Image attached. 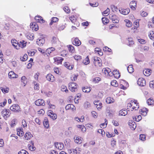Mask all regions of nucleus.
<instances>
[{
	"mask_svg": "<svg viewBox=\"0 0 154 154\" xmlns=\"http://www.w3.org/2000/svg\"><path fill=\"white\" fill-rule=\"evenodd\" d=\"M11 43L17 49H19L20 48H23L26 46V42L24 40H22L18 43L15 39H12Z\"/></svg>",
	"mask_w": 154,
	"mask_h": 154,
	"instance_id": "1",
	"label": "nucleus"
},
{
	"mask_svg": "<svg viewBox=\"0 0 154 154\" xmlns=\"http://www.w3.org/2000/svg\"><path fill=\"white\" fill-rule=\"evenodd\" d=\"M77 84L73 82H70L69 83V90L72 92H75L77 88Z\"/></svg>",
	"mask_w": 154,
	"mask_h": 154,
	"instance_id": "2",
	"label": "nucleus"
},
{
	"mask_svg": "<svg viewBox=\"0 0 154 154\" xmlns=\"http://www.w3.org/2000/svg\"><path fill=\"white\" fill-rule=\"evenodd\" d=\"M20 106L18 105L15 104L13 105L10 108V109L13 112H18L20 111Z\"/></svg>",
	"mask_w": 154,
	"mask_h": 154,
	"instance_id": "3",
	"label": "nucleus"
},
{
	"mask_svg": "<svg viewBox=\"0 0 154 154\" xmlns=\"http://www.w3.org/2000/svg\"><path fill=\"white\" fill-rule=\"evenodd\" d=\"M2 114L4 118H6L10 116L11 113L9 109H5L2 112Z\"/></svg>",
	"mask_w": 154,
	"mask_h": 154,
	"instance_id": "4",
	"label": "nucleus"
},
{
	"mask_svg": "<svg viewBox=\"0 0 154 154\" xmlns=\"http://www.w3.org/2000/svg\"><path fill=\"white\" fill-rule=\"evenodd\" d=\"M137 84L140 86H143L146 85V81L143 78H140L138 80Z\"/></svg>",
	"mask_w": 154,
	"mask_h": 154,
	"instance_id": "5",
	"label": "nucleus"
},
{
	"mask_svg": "<svg viewBox=\"0 0 154 154\" xmlns=\"http://www.w3.org/2000/svg\"><path fill=\"white\" fill-rule=\"evenodd\" d=\"M54 62L57 64H61L63 60V58L60 57H56L54 58Z\"/></svg>",
	"mask_w": 154,
	"mask_h": 154,
	"instance_id": "6",
	"label": "nucleus"
},
{
	"mask_svg": "<svg viewBox=\"0 0 154 154\" xmlns=\"http://www.w3.org/2000/svg\"><path fill=\"white\" fill-rule=\"evenodd\" d=\"M45 42V39L43 38H40L37 39L36 43L40 46H42Z\"/></svg>",
	"mask_w": 154,
	"mask_h": 154,
	"instance_id": "7",
	"label": "nucleus"
},
{
	"mask_svg": "<svg viewBox=\"0 0 154 154\" xmlns=\"http://www.w3.org/2000/svg\"><path fill=\"white\" fill-rule=\"evenodd\" d=\"M48 116L54 120H55L57 118V115L55 113H54L53 111H50L48 112Z\"/></svg>",
	"mask_w": 154,
	"mask_h": 154,
	"instance_id": "8",
	"label": "nucleus"
},
{
	"mask_svg": "<svg viewBox=\"0 0 154 154\" xmlns=\"http://www.w3.org/2000/svg\"><path fill=\"white\" fill-rule=\"evenodd\" d=\"M35 104L38 106H44L45 105V102L42 99H39L37 100L35 102Z\"/></svg>",
	"mask_w": 154,
	"mask_h": 154,
	"instance_id": "9",
	"label": "nucleus"
},
{
	"mask_svg": "<svg viewBox=\"0 0 154 154\" xmlns=\"http://www.w3.org/2000/svg\"><path fill=\"white\" fill-rule=\"evenodd\" d=\"M8 76L10 79L17 78L18 77L17 75L15 74L13 71H11L8 73Z\"/></svg>",
	"mask_w": 154,
	"mask_h": 154,
	"instance_id": "10",
	"label": "nucleus"
},
{
	"mask_svg": "<svg viewBox=\"0 0 154 154\" xmlns=\"http://www.w3.org/2000/svg\"><path fill=\"white\" fill-rule=\"evenodd\" d=\"M46 78L47 80L53 82L54 80V76L51 74H48L46 76Z\"/></svg>",
	"mask_w": 154,
	"mask_h": 154,
	"instance_id": "11",
	"label": "nucleus"
},
{
	"mask_svg": "<svg viewBox=\"0 0 154 154\" xmlns=\"http://www.w3.org/2000/svg\"><path fill=\"white\" fill-rule=\"evenodd\" d=\"M35 19L36 21L38 23H42L45 22V20H43V18L39 16H37L35 17Z\"/></svg>",
	"mask_w": 154,
	"mask_h": 154,
	"instance_id": "12",
	"label": "nucleus"
},
{
	"mask_svg": "<svg viewBox=\"0 0 154 154\" xmlns=\"http://www.w3.org/2000/svg\"><path fill=\"white\" fill-rule=\"evenodd\" d=\"M119 11L120 12L124 15H127L130 12V10L129 8H127L125 9H123Z\"/></svg>",
	"mask_w": 154,
	"mask_h": 154,
	"instance_id": "13",
	"label": "nucleus"
},
{
	"mask_svg": "<svg viewBox=\"0 0 154 154\" xmlns=\"http://www.w3.org/2000/svg\"><path fill=\"white\" fill-rule=\"evenodd\" d=\"M104 71L105 75H110L112 73V72L111 71L110 69L107 68V69L104 68L103 69V71Z\"/></svg>",
	"mask_w": 154,
	"mask_h": 154,
	"instance_id": "14",
	"label": "nucleus"
},
{
	"mask_svg": "<svg viewBox=\"0 0 154 154\" xmlns=\"http://www.w3.org/2000/svg\"><path fill=\"white\" fill-rule=\"evenodd\" d=\"M112 73L114 75L115 77L117 79L119 78L120 76V74L119 71L117 70H114L112 72Z\"/></svg>",
	"mask_w": 154,
	"mask_h": 154,
	"instance_id": "15",
	"label": "nucleus"
},
{
	"mask_svg": "<svg viewBox=\"0 0 154 154\" xmlns=\"http://www.w3.org/2000/svg\"><path fill=\"white\" fill-rule=\"evenodd\" d=\"M130 6L132 9L133 10H135L136 6V3L135 1H131L130 4Z\"/></svg>",
	"mask_w": 154,
	"mask_h": 154,
	"instance_id": "16",
	"label": "nucleus"
},
{
	"mask_svg": "<svg viewBox=\"0 0 154 154\" xmlns=\"http://www.w3.org/2000/svg\"><path fill=\"white\" fill-rule=\"evenodd\" d=\"M65 109L66 110L71 109L72 110L74 111L75 110V108L73 105L72 104H68L66 106Z\"/></svg>",
	"mask_w": 154,
	"mask_h": 154,
	"instance_id": "17",
	"label": "nucleus"
},
{
	"mask_svg": "<svg viewBox=\"0 0 154 154\" xmlns=\"http://www.w3.org/2000/svg\"><path fill=\"white\" fill-rule=\"evenodd\" d=\"M81 43L80 41L77 38H75L73 41V44L75 46H79L81 44Z\"/></svg>",
	"mask_w": 154,
	"mask_h": 154,
	"instance_id": "18",
	"label": "nucleus"
},
{
	"mask_svg": "<svg viewBox=\"0 0 154 154\" xmlns=\"http://www.w3.org/2000/svg\"><path fill=\"white\" fill-rule=\"evenodd\" d=\"M151 72L152 70L149 69H145L143 71V74L146 76L149 75Z\"/></svg>",
	"mask_w": 154,
	"mask_h": 154,
	"instance_id": "19",
	"label": "nucleus"
},
{
	"mask_svg": "<svg viewBox=\"0 0 154 154\" xmlns=\"http://www.w3.org/2000/svg\"><path fill=\"white\" fill-rule=\"evenodd\" d=\"M43 123L44 127L47 128L49 127V125L48 124V121L47 118H45L44 121H43Z\"/></svg>",
	"mask_w": 154,
	"mask_h": 154,
	"instance_id": "20",
	"label": "nucleus"
},
{
	"mask_svg": "<svg viewBox=\"0 0 154 154\" xmlns=\"http://www.w3.org/2000/svg\"><path fill=\"white\" fill-rule=\"evenodd\" d=\"M55 146L57 148L61 150H62L64 147V145L62 143H55Z\"/></svg>",
	"mask_w": 154,
	"mask_h": 154,
	"instance_id": "21",
	"label": "nucleus"
},
{
	"mask_svg": "<svg viewBox=\"0 0 154 154\" xmlns=\"http://www.w3.org/2000/svg\"><path fill=\"white\" fill-rule=\"evenodd\" d=\"M134 105L136 104V106H137V101L134 100L133 102L131 101V103H128L127 105V109H128V107H131L132 106H133L134 105Z\"/></svg>",
	"mask_w": 154,
	"mask_h": 154,
	"instance_id": "22",
	"label": "nucleus"
},
{
	"mask_svg": "<svg viewBox=\"0 0 154 154\" xmlns=\"http://www.w3.org/2000/svg\"><path fill=\"white\" fill-rule=\"evenodd\" d=\"M119 115L121 116H125L128 113L126 110L122 109L119 112Z\"/></svg>",
	"mask_w": 154,
	"mask_h": 154,
	"instance_id": "23",
	"label": "nucleus"
},
{
	"mask_svg": "<svg viewBox=\"0 0 154 154\" xmlns=\"http://www.w3.org/2000/svg\"><path fill=\"white\" fill-rule=\"evenodd\" d=\"M64 66L69 69H71L73 68V66L71 65L70 63L68 62H65L64 63Z\"/></svg>",
	"mask_w": 154,
	"mask_h": 154,
	"instance_id": "24",
	"label": "nucleus"
},
{
	"mask_svg": "<svg viewBox=\"0 0 154 154\" xmlns=\"http://www.w3.org/2000/svg\"><path fill=\"white\" fill-rule=\"evenodd\" d=\"M58 41V39L55 37H53L52 38L51 42L53 45L56 44Z\"/></svg>",
	"mask_w": 154,
	"mask_h": 154,
	"instance_id": "25",
	"label": "nucleus"
},
{
	"mask_svg": "<svg viewBox=\"0 0 154 154\" xmlns=\"http://www.w3.org/2000/svg\"><path fill=\"white\" fill-rule=\"evenodd\" d=\"M114 102V100L113 98L110 97H108L106 99V102L107 103H113Z\"/></svg>",
	"mask_w": 154,
	"mask_h": 154,
	"instance_id": "26",
	"label": "nucleus"
},
{
	"mask_svg": "<svg viewBox=\"0 0 154 154\" xmlns=\"http://www.w3.org/2000/svg\"><path fill=\"white\" fill-rule=\"evenodd\" d=\"M128 45L129 46H132L134 43L133 39L132 38H128Z\"/></svg>",
	"mask_w": 154,
	"mask_h": 154,
	"instance_id": "27",
	"label": "nucleus"
},
{
	"mask_svg": "<svg viewBox=\"0 0 154 154\" xmlns=\"http://www.w3.org/2000/svg\"><path fill=\"white\" fill-rule=\"evenodd\" d=\"M26 37L28 39L32 40L34 38V34L32 33H29L27 35Z\"/></svg>",
	"mask_w": 154,
	"mask_h": 154,
	"instance_id": "28",
	"label": "nucleus"
},
{
	"mask_svg": "<svg viewBox=\"0 0 154 154\" xmlns=\"http://www.w3.org/2000/svg\"><path fill=\"white\" fill-rule=\"evenodd\" d=\"M127 70L129 73H132L134 71V69L132 65H129L127 67Z\"/></svg>",
	"mask_w": 154,
	"mask_h": 154,
	"instance_id": "29",
	"label": "nucleus"
},
{
	"mask_svg": "<svg viewBox=\"0 0 154 154\" xmlns=\"http://www.w3.org/2000/svg\"><path fill=\"white\" fill-rule=\"evenodd\" d=\"M32 135L29 132H27L24 135V137L26 140L29 139Z\"/></svg>",
	"mask_w": 154,
	"mask_h": 154,
	"instance_id": "30",
	"label": "nucleus"
},
{
	"mask_svg": "<svg viewBox=\"0 0 154 154\" xmlns=\"http://www.w3.org/2000/svg\"><path fill=\"white\" fill-rule=\"evenodd\" d=\"M146 102L149 105H151L153 104L154 100L152 97H150L147 100Z\"/></svg>",
	"mask_w": 154,
	"mask_h": 154,
	"instance_id": "31",
	"label": "nucleus"
},
{
	"mask_svg": "<svg viewBox=\"0 0 154 154\" xmlns=\"http://www.w3.org/2000/svg\"><path fill=\"white\" fill-rule=\"evenodd\" d=\"M22 128H20L17 130V134L19 136H22L24 135V132L22 131Z\"/></svg>",
	"mask_w": 154,
	"mask_h": 154,
	"instance_id": "32",
	"label": "nucleus"
},
{
	"mask_svg": "<svg viewBox=\"0 0 154 154\" xmlns=\"http://www.w3.org/2000/svg\"><path fill=\"white\" fill-rule=\"evenodd\" d=\"M75 142L78 144H80L82 142V140L81 139V138H79V137H74Z\"/></svg>",
	"mask_w": 154,
	"mask_h": 154,
	"instance_id": "33",
	"label": "nucleus"
},
{
	"mask_svg": "<svg viewBox=\"0 0 154 154\" xmlns=\"http://www.w3.org/2000/svg\"><path fill=\"white\" fill-rule=\"evenodd\" d=\"M69 19L73 23H74V24H75L76 22H77L76 21V17L74 16H72L70 17Z\"/></svg>",
	"mask_w": 154,
	"mask_h": 154,
	"instance_id": "34",
	"label": "nucleus"
},
{
	"mask_svg": "<svg viewBox=\"0 0 154 154\" xmlns=\"http://www.w3.org/2000/svg\"><path fill=\"white\" fill-rule=\"evenodd\" d=\"M102 103H99L98 101H97V109L98 110H100L102 109Z\"/></svg>",
	"mask_w": 154,
	"mask_h": 154,
	"instance_id": "35",
	"label": "nucleus"
},
{
	"mask_svg": "<svg viewBox=\"0 0 154 154\" xmlns=\"http://www.w3.org/2000/svg\"><path fill=\"white\" fill-rule=\"evenodd\" d=\"M82 90L83 92L87 93L89 92L91 90L90 88L88 87H84L82 88Z\"/></svg>",
	"mask_w": 154,
	"mask_h": 154,
	"instance_id": "36",
	"label": "nucleus"
},
{
	"mask_svg": "<svg viewBox=\"0 0 154 154\" xmlns=\"http://www.w3.org/2000/svg\"><path fill=\"white\" fill-rule=\"evenodd\" d=\"M149 36L150 39L154 41V31H150Z\"/></svg>",
	"mask_w": 154,
	"mask_h": 154,
	"instance_id": "37",
	"label": "nucleus"
},
{
	"mask_svg": "<svg viewBox=\"0 0 154 154\" xmlns=\"http://www.w3.org/2000/svg\"><path fill=\"white\" fill-rule=\"evenodd\" d=\"M21 82L23 84V85L25 86L27 83L26 79L25 76H23L21 77Z\"/></svg>",
	"mask_w": 154,
	"mask_h": 154,
	"instance_id": "38",
	"label": "nucleus"
},
{
	"mask_svg": "<svg viewBox=\"0 0 154 154\" xmlns=\"http://www.w3.org/2000/svg\"><path fill=\"white\" fill-rule=\"evenodd\" d=\"M91 106V104L90 102L86 101L84 104V108L87 109Z\"/></svg>",
	"mask_w": 154,
	"mask_h": 154,
	"instance_id": "39",
	"label": "nucleus"
},
{
	"mask_svg": "<svg viewBox=\"0 0 154 154\" xmlns=\"http://www.w3.org/2000/svg\"><path fill=\"white\" fill-rule=\"evenodd\" d=\"M129 125L131 126V128H132V129L134 130L136 127V125L134 122H132V123L129 122Z\"/></svg>",
	"mask_w": 154,
	"mask_h": 154,
	"instance_id": "40",
	"label": "nucleus"
},
{
	"mask_svg": "<svg viewBox=\"0 0 154 154\" xmlns=\"http://www.w3.org/2000/svg\"><path fill=\"white\" fill-rule=\"evenodd\" d=\"M1 89L4 93H7L8 92L9 88H8L2 87L1 88Z\"/></svg>",
	"mask_w": 154,
	"mask_h": 154,
	"instance_id": "41",
	"label": "nucleus"
},
{
	"mask_svg": "<svg viewBox=\"0 0 154 154\" xmlns=\"http://www.w3.org/2000/svg\"><path fill=\"white\" fill-rule=\"evenodd\" d=\"M90 63V60L88 56H87L83 61V63L85 65H87Z\"/></svg>",
	"mask_w": 154,
	"mask_h": 154,
	"instance_id": "42",
	"label": "nucleus"
},
{
	"mask_svg": "<svg viewBox=\"0 0 154 154\" xmlns=\"http://www.w3.org/2000/svg\"><path fill=\"white\" fill-rule=\"evenodd\" d=\"M125 21L126 23V26L128 27H131V26L132 24L129 20H125Z\"/></svg>",
	"mask_w": 154,
	"mask_h": 154,
	"instance_id": "43",
	"label": "nucleus"
},
{
	"mask_svg": "<svg viewBox=\"0 0 154 154\" xmlns=\"http://www.w3.org/2000/svg\"><path fill=\"white\" fill-rule=\"evenodd\" d=\"M58 21V19L56 17H54L52 18L51 21L50 23V25H51L53 23L57 22Z\"/></svg>",
	"mask_w": 154,
	"mask_h": 154,
	"instance_id": "44",
	"label": "nucleus"
},
{
	"mask_svg": "<svg viewBox=\"0 0 154 154\" xmlns=\"http://www.w3.org/2000/svg\"><path fill=\"white\" fill-rule=\"evenodd\" d=\"M36 52V50H30L28 51V53L29 55L30 56H33Z\"/></svg>",
	"mask_w": 154,
	"mask_h": 154,
	"instance_id": "45",
	"label": "nucleus"
},
{
	"mask_svg": "<svg viewBox=\"0 0 154 154\" xmlns=\"http://www.w3.org/2000/svg\"><path fill=\"white\" fill-rule=\"evenodd\" d=\"M105 123H102L100 125V127L101 128H105L106 127L107 124V120L106 119H105Z\"/></svg>",
	"mask_w": 154,
	"mask_h": 154,
	"instance_id": "46",
	"label": "nucleus"
},
{
	"mask_svg": "<svg viewBox=\"0 0 154 154\" xmlns=\"http://www.w3.org/2000/svg\"><path fill=\"white\" fill-rule=\"evenodd\" d=\"M28 147L29 149L31 151H34L36 149L34 145H32L30 144H28Z\"/></svg>",
	"mask_w": 154,
	"mask_h": 154,
	"instance_id": "47",
	"label": "nucleus"
},
{
	"mask_svg": "<svg viewBox=\"0 0 154 154\" xmlns=\"http://www.w3.org/2000/svg\"><path fill=\"white\" fill-rule=\"evenodd\" d=\"M28 56L26 54H25L23 57H21L20 59L21 61H24L26 60L27 59Z\"/></svg>",
	"mask_w": 154,
	"mask_h": 154,
	"instance_id": "48",
	"label": "nucleus"
},
{
	"mask_svg": "<svg viewBox=\"0 0 154 154\" xmlns=\"http://www.w3.org/2000/svg\"><path fill=\"white\" fill-rule=\"evenodd\" d=\"M102 20L103 23L105 24L109 22V20L106 17H103Z\"/></svg>",
	"mask_w": 154,
	"mask_h": 154,
	"instance_id": "49",
	"label": "nucleus"
},
{
	"mask_svg": "<svg viewBox=\"0 0 154 154\" xmlns=\"http://www.w3.org/2000/svg\"><path fill=\"white\" fill-rule=\"evenodd\" d=\"M36 23L34 22L33 23H30V26H32V28H33V26H34L35 27V29L34 30H35V31H36L38 30V27L37 26L36 27Z\"/></svg>",
	"mask_w": 154,
	"mask_h": 154,
	"instance_id": "50",
	"label": "nucleus"
},
{
	"mask_svg": "<svg viewBox=\"0 0 154 154\" xmlns=\"http://www.w3.org/2000/svg\"><path fill=\"white\" fill-rule=\"evenodd\" d=\"M110 10L109 8H107L105 11H104L102 14L104 16H107L108 14V13L109 12Z\"/></svg>",
	"mask_w": 154,
	"mask_h": 154,
	"instance_id": "51",
	"label": "nucleus"
},
{
	"mask_svg": "<svg viewBox=\"0 0 154 154\" xmlns=\"http://www.w3.org/2000/svg\"><path fill=\"white\" fill-rule=\"evenodd\" d=\"M111 84L112 86H113L117 87L118 86L117 82L115 80L112 81L111 82Z\"/></svg>",
	"mask_w": 154,
	"mask_h": 154,
	"instance_id": "52",
	"label": "nucleus"
},
{
	"mask_svg": "<svg viewBox=\"0 0 154 154\" xmlns=\"http://www.w3.org/2000/svg\"><path fill=\"white\" fill-rule=\"evenodd\" d=\"M18 154H29V153L26 150L22 149L18 152Z\"/></svg>",
	"mask_w": 154,
	"mask_h": 154,
	"instance_id": "53",
	"label": "nucleus"
},
{
	"mask_svg": "<svg viewBox=\"0 0 154 154\" xmlns=\"http://www.w3.org/2000/svg\"><path fill=\"white\" fill-rule=\"evenodd\" d=\"M63 9L64 11L67 13L69 14L70 13V10L68 7L66 6L64 7L63 8Z\"/></svg>",
	"mask_w": 154,
	"mask_h": 154,
	"instance_id": "54",
	"label": "nucleus"
},
{
	"mask_svg": "<svg viewBox=\"0 0 154 154\" xmlns=\"http://www.w3.org/2000/svg\"><path fill=\"white\" fill-rule=\"evenodd\" d=\"M74 59L77 61L80 60L82 59L81 56L79 55H75L74 57Z\"/></svg>",
	"mask_w": 154,
	"mask_h": 154,
	"instance_id": "55",
	"label": "nucleus"
},
{
	"mask_svg": "<svg viewBox=\"0 0 154 154\" xmlns=\"http://www.w3.org/2000/svg\"><path fill=\"white\" fill-rule=\"evenodd\" d=\"M97 132L99 134H100L102 136L105 134L104 131L102 129H99Z\"/></svg>",
	"mask_w": 154,
	"mask_h": 154,
	"instance_id": "56",
	"label": "nucleus"
},
{
	"mask_svg": "<svg viewBox=\"0 0 154 154\" xmlns=\"http://www.w3.org/2000/svg\"><path fill=\"white\" fill-rule=\"evenodd\" d=\"M68 50L71 52H74V47L72 46L69 45L68 46Z\"/></svg>",
	"mask_w": 154,
	"mask_h": 154,
	"instance_id": "57",
	"label": "nucleus"
},
{
	"mask_svg": "<svg viewBox=\"0 0 154 154\" xmlns=\"http://www.w3.org/2000/svg\"><path fill=\"white\" fill-rule=\"evenodd\" d=\"M137 106H136V104L134 105H134L133 106H133L132 108V109L131 110V111H132L134 109L135 110H137L139 108V106L138 105V103H137Z\"/></svg>",
	"mask_w": 154,
	"mask_h": 154,
	"instance_id": "58",
	"label": "nucleus"
},
{
	"mask_svg": "<svg viewBox=\"0 0 154 154\" xmlns=\"http://www.w3.org/2000/svg\"><path fill=\"white\" fill-rule=\"evenodd\" d=\"M103 50L105 51L110 52H111V50L110 48H108L106 46L103 48Z\"/></svg>",
	"mask_w": 154,
	"mask_h": 154,
	"instance_id": "59",
	"label": "nucleus"
},
{
	"mask_svg": "<svg viewBox=\"0 0 154 154\" xmlns=\"http://www.w3.org/2000/svg\"><path fill=\"white\" fill-rule=\"evenodd\" d=\"M149 86L150 88L154 89V80L150 82Z\"/></svg>",
	"mask_w": 154,
	"mask_h": 154,
	"instance_id": "60",
	"label": "nucleus"
},
{
	"mask_svg": "<svg viewBox=\"0 0 154 154\" xmlns=\"http://www.w3.org/2000/svg\"><path fill=\"white\" fill-rule=\"evenodd\" d=\"M101 61V59L100 58H97V62L98 63L99 66H100L102 65V63L100 62Z\"/></svg>",
	"mask_w": 154,
	"mask_h": 154,
	"instance_id": "61",
	"label": "nucleus"
},
{
	"mask_svg": "<svg viewBox=\"0 0 154 154\" xmlns=\"http://www.w3.org/2000/svg\"><path fill=\"white\" fill-rule=\"evenodd\" d=\"M61 90L62 91H65L66 92H67L68 91V90L67 88L65 86H62Z\"/></svg>",
	"mask_w": 154,
	"mask_h": 154,
	"instance_id": "62",
	"label": "nucleus"
},
{
	"mask_svg": "<svg viewBox=\"0 0 154 154\" xmlns=\"http://www.w3.org/2000/svg\"><path fill=\"white\" fill-rule=\"evenodd\" d=\"M138 41L141 44H144L145 43V41L142 39H138Z\"/></svg>",
	"mask_w": 154,
	"mask_h": 154,
	"instance_id": "63",
	"label": "nucleus"
},
{
	"mask_svg": "<svg viewBox=\"0 0 154 154\" xmlns=\"http://www.w3.org/2000/svg\"><path fill=\"white\" fill-rule=\"evenodd\" d=\"M140 139L142 140H145V136L143 134H140Z\"/></svg>",
	"mask_w": 154,
	"mask_h": 154,
	"instance_id": "64",
	"label": "nucleus"
}]
</instances>
